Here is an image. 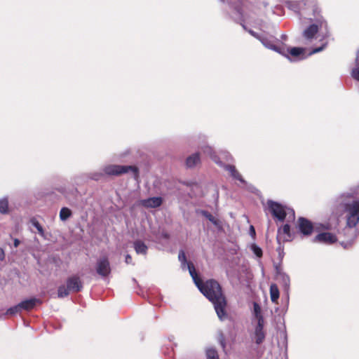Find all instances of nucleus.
Masks as SVG:
<instances>
[{"label":"nucleus","instance_id":"44","mask_svg":"<svg viewBox=\"0 0 359 359\" xmlns=\"http://www.w3.org/2000/svg\"><path fill=\"white\" fill-rule=\"evenodd\" d=\"M289 210H290V212H292V217H293V218H294V211L292 209H291V210H290V209H289Z\"/></svg>","mask_w":359,"mask_h":359},{"label":"nucleus","instance_id":"22","mask_svg":"<svg viewBox=\"0 0 359 359\" xmlns=\"http://www.w3.org/2000/svg\"><path fill=\"white\" fill-rule=\"evenodd\" d=\"M227 170L231 173V176L241 182H243V180L242 178L241 175L239 173V172L236 170V167L234 165H228Z\"/></svg>","mask_w":359,"mask_h":359},{"label":"nucleus","instance_id":"5","mask_svg":"<svg viewBox=\"0 0 359 359\" xmlns=\"http://www.w3.org/2000/svg\"><path fill=\"white\" fill-rule=\"evenodd\" d=\"M315 22L316 23L309 25L303 32L304 37L308 40L313 39L320 29L324 28L327 30V23L323 17L316 18Z\"/></svg>","mask_w":359,"mask_h":359},{"label":"nucleus","instance_id":"1","mask_svg":"<svg viewBox=\"0 0 359 359\" xmlns=\"http://www.w3.org/2000/svg\"><path fill=\"white\" fill-rule=\"evenodd\" d=\"M188 270L200 292H222V287L216 280L209 279L204 283L192 262L188 264Z\"/></svg>","mask_w":359,"mask_h":359},{"label":"nucleus","instance_id":"21","mask_svg":"<svg viewBox=\"0 0 359 359\" xmlns=\"http://www.w3.org/2000/svg\"><path fill=\"white\" fill-rule=\"evenodd\" d=\"M202 215H203L205 218H207L210 222H212L215 226H220V221L215 218L211 213L206 210L201 211Z\"/></svg>","mask_w":359,"mask_h":359},{"label":"nucleus","instance_id":"6","mask_svg":"<svg viewBox=\"0 0 359 359\" xmlns=\"http://www.w3.org/2000/svg\"><path fill=\"white\" fill-rule=\"evenodd\" d=\"M268 207L274 217L277 218L280 222L285 220L287 212L286 208L284 205L276 201H269Z\"/></svg>","mask_w":359,"mask_h":359},{"label":"nucleus","instance_id":"16","mask_svg":"<svg viewBox=\"0 0 359 359\" xmlns=\"http://www.w3.org/2000/svg\"><path fill=\"white\" fill-rule=\"evenodd\" d=\"M305 5H307L308 7L311 9L313 15L314 17V21L316 18H320L321 17H323L320 15L321 9L316 0H306Z\"/></svg>","mask_w":359,"mask_h":359},{"label":"nucleus","instance_id":"8","mask_svg":"<svg viewBox=\"0 0 359 359\" xmlns=\"http://www.w3.org/2000/svg\"><path fill=\"white\" fill-rule=\"evenodd\" d=\"M95 271L102 278H106L111 273L110 263L107 257H102L97 261Z\"/></svg>","mask_w":359,"mask_h":359},{"label":"nucleus","instance_id":"12","mask_svg":"<svg viewBox=\"0 0 359 359\" xmlns=\"http://www.w3.org/2000/svg\"><path fill=\"white\" fill-rule=\"evenodd\" d=\"M314 241L325 244H332L337 241V236L332 233L323 232L318 234Z\"/></svg>","mask_w":359,"mask_h":359},{"label":"nucleus","instance_id":"17","mask_svg":"<svg viewBox=\"0 0 359 359\" xmlns=\"http://www.w3.org/2000/svg\"><path fill=\"white\" fill-rule=\"evenodd\" d=\"M276 270L277 273V280L279 282H282L283 285V290L287 291L290 285V278L288 276L280 273V264L276 266Z\"/></svg>","mask_w":359,"mask_h":359},{"label":"nucleus","instance_id":"43","mask_svg":"<svg viewBox=\"0 0 359 359\" xmlns=\"http://www.w3.org/2000/svg\"><path fill=\"white\" fill-rule=\"evenodd\" d=\"M235 9L236 10V11L239 13V14H242V9L241 8L238 7V6H236L235 8Z\"/></svg>","mask_w":359,"mask_h":359},{"label":"nucleus","instance_id":"13","mask_svg":"<svg viewBox=\"0 0 359 359\" xmlns=\"http://www.w3.org/2000/svg\"><path fill=\"white\" fill-rule=\"evenodd\" d=\"M19 304L22 311H29L32 310L36 306L41 304L42 301L40 299L33 297L22 301Z\"/></svg>","mask_w":359,"mask_h":359},{"label":"nucleus","instance_id":"11","mask_svg":"<svg viewBox=\"0 0 359 359\" xmlns=\"http://www.w3.org/2000/svg\"><path fill=\"white\" fill-rule=\"evenodd\" d=\"M297 223L298 229L302 234L309 236L312 233L313 226L311 221L304 217H299Z\"/></svg>","mask_w":359,"mask_h":359},{"label":"nucleus","instance_id":"38","mask_svg":"<svg viewBox=\"0 0 359 359\" xmlns=\"http://www.w3.org/2000/svg\"><path fill=\"white\" fill-rule=\"evenodd\" d=\"M325 46V44L323 45L322 46H320L319 48H314L311 51V53H316L321 51L324 48Z\"/></svg>","mask_w":359,"mask_h":359},{"label":"nucleus","instance_id":"40","mask_svg":"<svg viewBox=\"0 0 359 359\" xmlns=\"http://www.w3.org/2000/svg\"><path fill=\"white\" fill-rule=\"evenodd\" d=\"M58 298H64L68 296L69 293H56Z\"/></svg>","mask_w":359,"mask_h":359},{"label":"nucleus","instance_id":"36","mask_svg":"<svg viewBox=\"0 0 359 359\" xmlns=\"http://www.w3.org/2000/svg\"><path fill=\"white\" fill-rule=\"evenodd\" d=\"M278 251L280 260L282 261V259L283 258V255H284L283 250L281 248V247H279L278 248Z\"/></svg>","mask_w":359,"mask_h":359},{"label":"nucleus","instance_id":"31","mask_svg":"<svg viewBox=\"0 0 359 359\" xmlns=\"http://www.w3.org/2000/svg\"><path fill=\"white\" fill-rule=\"evenodd\" d=\"M218 341L220 344L223 349L226 347L225 337L222 332H220L218 335Z\"/></svg>","mask_w":359,"mask_h":359},{"label":"nucleus","instance_id":"7","mask_svg":"<svg viewBox=\"0 0 359 359\" xmlns=\"http://www.w3.org/2000/svg\"><path fill=\"white\" fill-rule=\"evenodd\" d=\"M83 288V283L79 276H70L67 280V287H60L57 292H79Z\"/></svg>","mask_w":359,"mask_h":359},{"label":"nucleus","instance_id":"18","mask_svg":"<svg viewBox=\"0 0 359 359\" xmlns=\"http://www.w3.org/2000/svg\"><path fill=\"white\" fill-rule=\"evenodd\" d=\"M200 162L199 153H195L189 156L186 160V164L188 168H193Z\"/></svg>","mask_w":359,"mask_h":359},{"label":"nucleus","instance_id":"45","mask_svg":"<svg viewBox=\"0 0 359 359\" xmlns=\"http://www.w3.org/2000/svg\"><path fill=\"white\" fill-rule=\"evenodd\" d=\"M262 43H263L264 46H266V43L264 41H262Z\"/></svg>","mask_w":359,"mask_h":359},{"label":"nucleus","instance_id":"3","mask_svg":"<svg viewBox=\"0 0 359 359\" xmlns=\"http://www.w3.org/2000/svg\"><path fill=\"white\" fill-rule=\"evenodd\" d=\"M205 297L209 299L214 305L215 311L218 317L222 320L226 313L225 308L226 306V299L224 293H203Z\"/></svg>","mask_w":359,"mask_h":359},{"label":"nucleus","instance_id":"32","mask_svg":"<svg viewBox=\"0 0 359 359\" xmlns=\"http://www.w3.org/2000/svg\"><path fill=\"white\" fill-rule=\"evenodd\" d=\"M351 76L354 79L359 81V66L353 69Z\"/></svg>","mask_w":359,"mask_h":359},{"label":"nucleus","instance_id":"42","mask_svg":"<svg viewBox=\"0 0 359 359\" xmlns=\"http://www.w3.org/2000/svg\"><path fill=\"white\" fill-rule=\"evenodd\" d=\"M250 233L252 235H255V230L253 226H250Z\"/></svg>","mask_w":359,"mask_h":359},{"label":"nucleus","instance_id":"29","mask_svg":"<svg viewBox=\"0 0 359 359\" xmlns=\"http://www.w3.org/2000/svg\"><path fill=\"white\" fill-rule=\"evenodd\" d=\"M251 249H252V252H254V254L257 257L260 258L262 257V255H263L262 250L259 246H257L256 244H252L251 246Z\"/></svg>","mask_w":359,"mask_h":359},{"label":"nucleus","instance_id":"35","mask_svg":"<svg viewBox=\"0 0 359 359\" xmlns=\"http://www.w3.org/2000/svg\"><path fill=\"white\" fill-rule=\"evenodd\" d=\"M125 262L127 264H133V259L130 255H126Z\"/></svg>","mask_w":359,"mask_h":359},{"label":"nucleus","instance_id":"9","mask_svg":"<svg viewBox=\"0 0 359 359\" xmlns=\"http://www.w3.org/2000/svg\"><path fill=\"white\" fill-rule=\"evenodd\" d=\"M271 48L276 51L281 53L283 55L287 56L290 54L292 57H297L304 54V49L302 48L294 47L291 48H285L283 47H278L276 46H271Z\"/></svg>","mask_w":359,"mask_h":359},{"label":"nucleus","instance_id":"20","mask_svg":"<svg viewBox=\"0 0 359 359\" xmlns=\"http://www.w3.org/2000/svg\"><path fill=\"white\" fill-rule=\"evenodd\" d=\"M253 315L255 318L257 319V323L264 322L263 316L262 314V309L259 304L257 302H253Z\"/></svg>","mask_w":359,"mask_h":359},{"label":"nucleus","instance_id":"28","mask_svg":"<svg viewBox=\"0 0 359 359\" xmlns=\"http://www.w3.org/2000/svg\"><path fill=\"white\" fill-rule=\"evenodd\" d=\"M178 259L183 266H185L186 264L188 266V264L190 262H187L185 252L183 250L180 251Z\"/></svg>","mask_w":359,"mask_h":359},{"label":"nucleus","instance_id":"23","mask_svg":"<svg viewBox=\"0 0 359 359\" xmlns=\"http://www.w3.org/2000/svg\"><path fill=\"white\" fill-rule=\"evenodd\" d=\"M72 215V211L68 208H62L60 212V218L62 221L67 220Z\"/></svg>","mask_w":359,"mask_h":359},{"label":"nucleus","instance_id":"39","mask_svg":"<svg viewBox=\"0 0 359 359\" xmlns=\"http://www.w3.org/2000/svg\"><path fill=\"white\" fill-rule=\"evenodd\" d=\"M5 259V253L2 248H0V260L4 261Z\"/></svg>","mask_w":359,"mask_h":359},{"label":"nucleus","instance_id":"10","mask_svg":"<svg viewBox=\"0 0 359 359\" xmlns=\"http://www.w3.org/2000/svg\"><path fill=\"white\" fill-rule=\"evenodd\" d=\"M292 238V234L290 231V226L287 224H284L281 227L278 228L277 232L276 239L279 244L290 241Z\"/></svg>","mask_w":359,"mask_h":359},{"label":"nucleus","instance_id":"48","mask_svg":"<svg viewBox=\"0 0 359 359\" xmlns=\"http://www.w3.org/2000/svg\"><path fill=\"white\" fill-rule=\"evenodd\" d=\"M262 43H263L264 46H266V43L264 41H262Z\"/></svg>","mask_w":359,"mask_h":359},{"label":"nucleus","instance_id":"41","mask_svg":"<svg viewBox=\"0 0 359 359\" xmlns=\"http://www.w3.org/2000/svg\"><path fill=\"white\" fill-rule=\"evenodd\" d=\"M19 244H20V241L18 238H15L14 240V243H13L14 247L18 248Z\"/></svg>","mask_w":359,"mask_h":359},{"label":"nucleus","instance_id":"47","mask_svg":"<svg viewBox=\"0 0 359 359\" xmlns=\"http://www.w3.org/2000/svg\"><path fill=\"white\" fill-rule=\"evenodd\" d=\"M262 43H263L264 46H266V43L264 41H262Z\"/></svg>","mask_w":359,"mask_h":359},{"label":"nucleus","instance_id":"27","mask_svg":"<svg viewBox=\"0 0 359 359\" xmlns=\"http://www.w3.org/2000/svg\"><path fill=\"white\" fill-rule=\"evenodd\" d=\"M208 359H219L217 351L214 348H209L206 351Z\"/></svg>","mask_w":359,"mask_h":359},{"label":"nucleus","instance_id":"19","mask_svg":"<svg viewBox=\"0 0 359 359\" xmlns=\"http://www.w3.org/2000/svg\"><path fill=\"white\" fill-rule=\"evenodd\" d=\"M134 248L137 254L146 255L147 252V246L142 241H136L134 242Z\"/></svg>","mask_w":359,"mask_h":359},{"label":"nucleus","instance_id":"2","mask_svg":"<svg viewBox=\"0 0 359 359\" xmlns=\"http://www.w3.org/2000/svg\"><path fill=\"white\" fill-rule=\"evenodd\" d=\"M344 211L347 212L346 216V226L344 228L346 233L354 231L356 233L357 230L354 229L358 223L359 222V201H353L351 203L341 204Z\"/></svg>","mask_w":359,"mask_h":359},{"label":"nucleus","instance_id":"14","mask_svg":"<svg viewBox=\"0 0 359 359\" xmlns=\"http://www.w3.org/2000/svg\"><path fill=\"white\" fill-rule=\"evenodd\" d=\"M163 203L161 197H151L142 200L140 204L147 208H156L160 207Z\"/></svg>","mask_w":359,"mask_h":359},{"label":"nucleus","instance_id":"25","mask_svg":"<svg viewBox=\"0 0 359 359\" xmlns=\"http://www.w3.org/2000/svg\"><path fill=\"white\" fill-rule=\"evenodd\" d=\"M22 311L21 310V308L20 306V304L15 305V306H13L11 308H9L7 311H6V315H10V316H14V315H16L17 313H19Z\"/></svg>","mask_w":359,"mask_h":359},{"label":"nucleus","instance_id":"46","mask_svg":"<svg viewBox=\"0 0 359 359\" xmlns=\"http://www.w3.org/2000/svg\"><path fill=\"white\" fill-rule=\"evenodd\" d=\"M262 43H263L264 46H266V43L264 41H262Z\"/></svg>","mask_w":359,"mask_h":359},{"label":"nucleus","instance_id":"4","mask_svg":"<svg viewBox=\"0 0 359 359\" xmlns=\"http://www.w3.org/2000/svg\"><path fill=\"white\" fill-rule=\"evenodd\" d=\"M132 171L134 177L137 179L139 176V170L136 166L133 165H109L104 168V172L107 175L118 176Z\"/></svg>","mask_w":359,"mask_h":359},{"label":"nucleus","instance_id":"37","mask_svg":"<svg viewBox=\"0 0 359 359\" xmlns=\"http://www.w3.org/2000/svg\"><path fill=\"white\" fill-rule=\"evenodd\" d=\"M270 292H279L276 284H271L270 287Z\"/></svg>","mask_w":359,"mask_h":359},{"label":"nucleus","instance_id":"34","mask_svg":"<svg viewBox=\"0 0 359 359\" xmlns=\"http://www.w3.org/2000/svg\"><path fill=\"white\" fill-rule=\"evenodd\" d=\"M203 151L204 153L207 154L208 155H209L210 156L212 157V154H213V151H212V149L209 147V146H205L203 148Z\"/></svg>","mask_w":359,"mask_h":359},{"label":"nucleus","instance_id":"15","mask_svg":"<svg viewBox=\"0 0 359 359\" xmlns=\"http://www.w3.org/2000/svg\"><path fill=\"white\" fill-rule=\"evenodd\" d=\"M264 322L257 323L255 330V342L257 344H262L265 339V332L264 330Z\"/></svg>","mask_w":359,"mask_h":359},{"label":"nucleus","instance_id":"30","mask_svg":"<svg viewBox=\"0 0 359 359\" xmlns=\"http://www.w3.org/2000/svg\"><path fill=\"white\" fill-rule=\"evenodd\" d=\"M142 297L144 298V299H148V301L149 302V303L154 304V305H157L158 304L154 302V300L153 299V296L154 294H156V293H148V292H146V293H142Z\"/></svg>","mask_w":359,"mask_h":359},{"label":"nucleus","instance_id":"24","mask_svg":"<svg viewBox=\"0 0 359 359\" xmlns=\"http://www.w3.org/2000/svg\"><path fill=\"white\" fill-rule=\"evenodd\" d=\"M0 212L2 214L8 212V201L6 198L0 200Z\"/></svg>","mask_w":359,"mask_h":359},{"label":"nucleus","instance_id":"33","mask_svg":"<svg viewBox=\"0 0 359 359\" xmlns=\"http://www.w3.org/2000/svg\"><path fill=\"white\" fill-rule=\"evenodd\" d=\"M270 294H271V302L278 304V299L280 297V293H270Z\"/></svg>","mask_w":359,"mask_h":359},{"label":"nucleus","instance_id":"26","mask_svg":"<svg viewBox=\"0 0 359 359\" xmlns=\"http://www.w3.org/2000/svg\"><path fill=\"white\" fill-rule=\"evenodd\" d=\"M31 223L32 224V225L36 228V229L38 230V232L39 233L41 236H44V231H43V229L42 227V226L40 224V223L35 219V218H32L31 219Z\"/></svg>","mask_w":359,"mask_h":359}]
</instances>
